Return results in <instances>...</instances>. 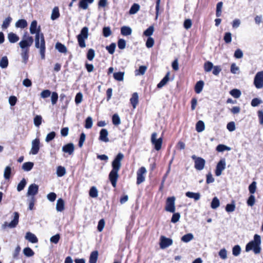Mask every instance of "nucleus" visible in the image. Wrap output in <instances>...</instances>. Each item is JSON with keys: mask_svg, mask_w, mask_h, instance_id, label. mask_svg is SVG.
<instances>
[{"mask_svg": "<svg viewBox=\"0 0 263 263\" xmlns=\"http://www.w3.org/2000/svg\"><path fill=\"white\" fill-rule=\"evenodd\" d=\"M223 4L222 2H219L217 4L216 6V16L219 17L221 14V9Z\"/></svg>", "mask_w": 263, "mask_h": 263, "instance_id": "59", "label": "nucleus"}, {"mask_svg": "<svg viewBox=\"0 0 263 263\" xmlns=\"http://www.w3.org/2000/svg\"><path fill=\"white\" fill-rule=\"evenodd\" d=\"M121 33L123 35L127 36L129 35L132 33V29L130 27L128 26H123L121 28Z\"/></svg>", "mask_w": 263, "mask_h": 263, "instance_id": "24", "label": "nucleus"}, {"mask_svg": "<svg viewBox=\"0 0 263 263\" xmlns=\"http://www.w3.org/2000/svg\"><path fill=\"white\" fill-rule=\"evenodd\" d=\"M226 167V159L222 158L220 160V161L217 164L216 170H215V175L216 176H220L221 175L223 171L225 170Z\"/></svg>", "mask_w": 263, "mask_h": 263, "instance_id": "12", "label": "nucleus"}, {"mask_svg": "<svg viewBox=\"0 0 263 263\" xmlns=\"http://www.w3.org/2000/svg\"><path fill=\"white\" fill-rule=\"evenodd\" d=\"M140 9V6L138 4H134L129 10V13L134 14L136 13Z\"/></svg>", "mask_w": 263, "mask_h": 263, "instance_id": "47", "label": "nucleus"}, {"mask_svg": "<svg viewBox=\"0 0 263 263\" xmlns=\"http://www.w3.org/2000/svg\"><path fill=\"white\" fill-rule=\"evenodd\" d=\"M173 244V240L170 238H167L164 236H161L160 238V247L162 249H164Z\"/></svg>", "mask_w": 263, "mask_h": 263, "instance_id": "14", "label": "nucleus"}, {"mask_svg": "<svg viewBox=\"0 0 263 263\" xmlns=\"http://www.w3.org/2000/svg\"><path fill=\"white\" fill-rule=\"evenodd\" d=\"M8 65V60L6 57H3L0 61V67L6 68Z\"/></svg>", "mask_w": 263, "mask_h": 263, "instance_id": "45", "label": "nucleus"}, {"mask_svg": "<svg viewBox=\"0 0 263 263\" xmlns=\"http://www.w3.org/2000/svg\"><path fill=\"white\" fill-rule=\"evenodd\" d=\"M253 84L257 89L263 88V71L257 72L254 79Z\"/></svg>", "mask_w": 263, "mask_h": 263, "instance_id": "8", "label": "nucleus"}, {"mask_svg": "<svg viewBox=\"0 0 263 263\" xmlns=\"http://www.w3.org/2000/svg\"><path fill=\"white\" fill-rule=\"evenodd\" d=\"M39 186L33 183L30 185L28 187L27 196L33 197L38 192Z\"/></svg>", "mask_w": 263, "mask_h": 263, "instance_id": "15", "label": "nucleus"}, {"mask_svg": "<svg viewBox=\"0 0 263 263\" xmlns=\"http://www.w3.org/2000/svg\"><path fill=\"white\" fill-rule=\"evenodd\" d=\"M33 42V37L27 35V33H25L18 44L22 50H29V48Z\"/></svg>", "mask_w": 263, "mask_h": 263, "instance_id": "5", "label": "nucleus"}, {"mask_svg": "<svg viewBox=\"0 0 263 263\" xmlns=\"http://www.w3.org/2000/svg\"><path fill=\"white\" fill-rule=\"evenodd\" d=\"M12 18L10 16L7 17L4 20L3 24L2 25V28L3 29H7L9 27Z\"/></svg>", "mask_w": 263, "mask_h": 263, "instance_id": "38", "label": "nucleus"}, {"mask_svg": "<svg viewBox=\"0 0 263 263\" xmlns=\"http://www.w3.org/2000/svg\"><path fill=\"white\" fill-rule=\"evenodd\" d=\"M231 72L233 74H237L239 72V68L235 63H233L231 66Z\"/></svg>", "mask_w": 263, "mask_h": 263, "instance_id": "55", "label": "nucleus"}, {"mask_svg": "<svg viewBox=\"0 0 263 263\" xmlns=\"http://www.w3.org/2000/svg\"><path fill=\"white\" fill-rule=\"evenodd\" d=\"M8 39L11 43H15L19 40V37L17 34L10 32L8 34Z\"/></svg>", "mask_w": 263, "mask_h": 263, "instance_id": "21", "label": "nucleus"}, {"mask_svg": "<svg viewBox=\"0 0 263 263\" xmlns=\"http://www.w3.org/2000/svg\"><path fill=\"white\" fill-rule=\"evenodd\" d=\"M65 203L64 200L60 198L58 199L56 204V210L58 212H62L64 210Z\"/></svg>", "mask_w": 263, "mask_h": 263, "instance_id": "20", "label": "nucleus"}, {"mask_svg": "<svg viewBox=\"0 0 263 263\" xmlns=\"http://www.w3.org/2000/svg\"><path fill=\"white\" fill-rule=\"evenodd\" d=\"M231 149V148L230 147H229L227 145H225L224 144H219L216 147V150L217 151L219 152H223L225 151H230Z\"/></svg>", "mask_w": 263, "mask_h": 263, "instance_id": "40", "label": "nucleus"}, {"mask_svg": "<svg viewBox=\"0 0 263 263\" xmlns=\"http://www.w3.org/2000/svg\"><path fill=\"white\" fill-rule=\"evenodd\" d=\"M95 51L92 49H89L87 53V58L89 61H92L94 59Z\"/></svg>", "mask_w": 263, "mask_h": 263, "instance_id": "53", "label": "nucleus"}, {"mask_svg": "<svg viewBox=\"0 0 263 263\" xmlns=\"http://www.w3.org/2000/svg\"><path fill=\"white\" fill-rule=\"evenodd\" d=\"M108 132L106 129H102L100 132L99 140L104 142H109V139L108 138Z\"/></svg>", "mask_w": 263, "mask_h": 263, "instance_id": "17", "label": "nucleus"}, {"mask_svg": "<svg viewBox=\"0 0 263 263\" xmlns=\"http://www.w3.org/2000/svg\"><path fill=\"white\" fill-rule=\"evenodd\" d=\"M261 237L259 235L255 234L253 240L250 241L246 246V251H253L254 254H259L261 250Z\"/></svg>", "mask_w": 263, "mask_h": 263, "instance_id": "2", "label": "nucleus"}, {"mask_svg": "<svg viewBox=\"0 0 263 263\" xmlns=\"http://www.w3.org/2000/svg\"><path fill=\"white\" fill-rule=\"evenodd\" d=\"M83 100V95L81 92H79L76 95L75 98V102L77 104H79L82 102Z\"/></svg>", "mask_w": 263, "mask_h": 263, "instance_id": "61", "label": "nucleus"}, {"mask_svg": "<svg viewBox=\"0 0 263 263\" xmlns=\"http://www.w3.org/2000/svg\"><path fill=\"white\" fill-rule=\"evenodd\" d=\"M58 99V95L56 92H53L51 93V101L52 105L56 104Z\"/></svg>", "mask_w": 263, "mask_h": 263, "instance_id": "60", "label": "nucleus"}, {"mask_svg": "<svg viewBox=\"0 0 263 263\" xmlns=\"http://www.w3.org/2000/svg\"><path fill=\"white\" fill-rule=\"evenodd\" d=\"M158 134L156 132L152 133L151 137V142L154 146L156 150L159 151L161 148L162 143V138L161 137L157 138Z\"/></svg>", "mask_w": 263, "mask_h": 263, "instance_id": "6", "label": "nucleus"}, {"mask_svg": "<svg viewBox=\"0 0 263 263\" xmlns=\"http://www.w3.org/2000/svg\"><path fill=\"white\" fill-rule=\"evenodd\" d=\"M93 122L91 117H88L85 120V127L87 129L91 128L92 126Z\"/></svg>", "mask_w": 263, "mask_h": 263, "instance_id": "46", "label": "nucleus"}, {"mask_svg": "<svg viewBox=\"0 0 263 263\" xmlns=\"http://www.w3.org/2000/svg\"><path fill=\"white\" fill-rule=\"evenodd\" d=\"M241 248L239 246L236 245L233 248L232 253L233 255L237 256L240 253Z\"/></svg>", "mask_w": 263, "mask_h": 263, "instance_id": "52", "label": "nucleus"}, {"mask_svg": "<svg viewBox=\"0 0 263 263\" xmlns=\"http://www.w3.org/2000/svg\"><path fill=\"white\" fill-rule=\"evenodd\" d=\"M66 169L64 167L59 166L57 168V175L58 177H62L65 175Z\"/></svg>", "mask_w": 263, "mask_h": 263, "instance_id": "39", "label": "nucleus"}, {"mask_svg": "<svg viewBox=\"0 0 263 263\" xmlns=\"http://www.w3.org/2000/svg\"><path fill=\"white\" fill-rule=\"evenodd\" d=\"M51 95V92L49 90L46 89L42 91L40 93V96L42 98L45 99L49 97Z\"/></svg>", "mask_w": 263, "mask_h": 263, "instance_id": "58", "label": "nucleus"}, {"mask_svg": "<svg viewBox=\"0 0 263 263\" xmlns=\"http://www.w3.org/2000/svg\"><path fill=\"white\" fill-rule=\"evenodd\" d=\"M220 205V201L217 197H215L211 202V206L213 209H216L218 208Z\"/></svg>", "mask_w": 263, "mask_h": 263, "instance_id": "37", "label": "nucleus"}, {"mask_svg": "<svg viewBox=\"0 0 263 263\" xmlns=\"http://www.w3.org/2000/svg\"><path fill=\"white\" fill-rule=\"evenodd\" d=\"M40 141L39 138H35L31 141V147L30 151V154L36 155L40 148Z\"/></svg>", "mask_w": 263, "mask_h": 263, "instance_id": "13", "label": "nucleus"}, {"mask_svg": "<svg viewBox=\"0 0 263 263\" xmlns=\"http://www.w3.org/2000/svg\"><path fill=\"white\" fill-rule=\"evenodd\" d=\"M230 94L235 98H238L241 95V91L237 89H233L230 91Z\"/></svg>", "mask_w": 263, "mask_h": 263, "instance_id": "54", "label": "nucleus"}, {"mask_svg": "<svg viewBox=\"0 0 263 263\" xmlns=\"http://www.w3.org/2000/svg\"><path fill=\"white\" fill-rule=\"evenodd\" d=\"M124 72H115L113 74L114 78L118 81H123L124 80Z\"/></svg>", "mask_w": 263, "mask_h": 263, "instance_id": "29", "label": "nucleus"}, {"mask_svg": "<svg viewBox=\"0 0 263 263\" xmlns=\"http://www.w3.org/2000/svg\"><path fill=\"white\" fill-rule=\"evenodd\" d=\"M34 164L31 162H27L23 163L22 165V169L24 171L28 172L32 170Z\"/></svg>", "mask_w": 263, "mask_h": 263, "instance_id": "31", "label": "nucleus"}, {"mask_svg": "<svg viewBox=\"0 0 263 263\" xmlns=\"http://www.w3.org/2000/svg\"><path fill=\"white\" fill-rule=\"evenodd\" d=\"M89 195L92 198H97L98 196V190L96 186L90 188Z\"/></svg>", "mask_w": 263, "mask_h": 263, "instance_id": "35", "label": "nucleus"}, {"mask_svg": "<svg viewBox=\"0 0 263 263\" xmlns=\"http://www.w3.org/2000/svg\"><path fill=\"white\" fill-rule=\"evenodd\" d=\"M194 238L193 235L191 233H188L181 237V240L184 242H188L192 240Z\"/></svg>", "mask_w": 263, "mask_h": 263, "instance_id": "41", "label": "nucleus"}, {"mask_svg": "<svg viewBox=\"0 0 263 263\" xmlns=\"http://www.w3.org/2000/svg\"><path fill=\"white\" fill-rule=\"evenodd\" d=\"M147 173L146 168L144 166L140 167L137 172V184H140L145 180V175Z\"/></svg>", "mask_w": 263, "mask_h": 263, "instance_id": "10", "label": "nucleus"}, {"mask_svg": "<svg viewBox=\"0 0 263 263\" xmlns=\"http://www.w3.org/2000/svg\"><path fill=\"white\" fill-rule=\"evenodd\" d=\"M30 32L32 34H35L37 33H40V26H37V23L36 21H33L30 26L29 28Z\"/></svg>", "mask_w": 263, "mask_h": 263, "instance_id": "16", "label": "nucleus"}, {"mask_svg": "<svg viewBox=\"0 0 263 263\" xmlns=\"http://www.w3.org/2000/svg\"><path fill=\"white\" fill-rule=\"evenodd\" d=\"M74 149V145L72 143H68L62 147V151L68 153L69 155L72 154Z\"/></svg>", "mask_w": 263, "mask_h": 263, "instance_id": "18", "label": "nucleus"}, {"mask_svg": "<svg viewBox=\"0 0 263 263\" xmlns=\"http://www.w3.org/2000/svg\"><path fill=\"white\" fill-rule=\"evenodd\" d=\"M98 257V252L97 251H93L91 253L89 262V263H96Z\"/></svg>", "mask_w": 263, "mask_h": 263, "instance_id": "26", "label": "nucleus"}, {"mask_svg": "<svg viewBox=\"0 0 263 263\" xmlns=\"http://www.w3.org/2000/svg\"><path fill=\"white\" fill-rule=\"evenodd\" d=\"M23 253L24 255L27 257H31L34 255V252L30 248H25L23 250Z\"/></svg>", "mask_w": 263, "mask_h": 263, "instance_id": "48", "label": "nucleus"}, {"mask_svg": "<svg viewBox=\"0 0 263 263\" xmlns=\"http://www.w3.org/2000/svg\"><path fill=\"white\" fill-rule=\"evenodd\" d=\"M25 238L31 243H36L38 241L36 236L29 232L26 233Z\"/></svg>", "mask_w": 263, "mask_h": 263, "instance_id": "19", "label": "nucleus"}, {"mask_svg": "<svg viewBox=\"0 0 263 263\" xmlns=\"http://www.w3.org/2000/svg\"><path fill=\"white\" fill-rule=\"evenodd\" d=\"M11 168L10 166H7L5 167L4 172V177L5 179H9L10 177Z\"/></svg>", "mask_w": 263, "mask_h": 263, "instance_id": "44", "label": "nucleus"}, {"mask_svg": "<svg viewBox=\"0 0 263 263\" xmlns=\"http://www.w3.org/2000/svg\"><path fill=\"white\" fill-rule=\"evenodd\" d=\"M42 117L40 115H36L33 120L34 125L36 127H39L42 123Z\"/></svg>", "mask_w": 263, "mask_h": 263, "instance_id": "50", "label": "nucleus"}, {"mask_svg": "<svg viewBox=\"0 0 263 263\" xmlns=\"http://www.w3.org/2000/svg\"><path fill=\"white\" fill-rule=\"evenodd\" d=\"M55 49H57L60 52L66 53L67 48L66 46L61 43H57L55 44Z\"/></svg>", "mask_w": 263, "mask_h": 263, "instance_id": "33", "label": "nucleus"}, {"mask_svg": "<svg viewBox=\"0 0 263 263\" xmlns=\"http://www.w3.org/2000/svg\"><path fill=\"white\" fill-rule=\"evenodd\" d=\"M204 82L202 81H199L197 82L195 86V90L197 93H200L203 87Z\"/></svg>", "mask_w": 263, "mask_h": 263, "instance_id": "28", "label": "nucleus"}, {"mask_svg": "<svg viewBox=\"0 0 263 263\" xmlns=\"http://www.w3.org/2000/svg\"><path fill=\"white\" fill-rule=\"evenodd\" d=\"M192 158L194 160L195 168L198 171L202 170L205 166V161L201 157H198L195 155H193Z\"/></svg>", "mask_w": 263, "mask_h": 263, "instance_id": "9", "label": "nucleus"}, {"mask_svg": "<svg viewBox=\"0 0 263 263\" xmlns=\"http://www.w3.org/2000/svg\"><path fill=\"white\" fill-rule=\"evenodd\" d=\"M205 129L204 123L202 121H199L196 125V130L200 133L203 132Z\"/></svg>", "mask_w": 263, "mask_h": 263, "instance_id": "34", "label": "nucleus"}, {"mask_svg": "<svg viewBox=\"0 0 263 263\" xmlns=\"http://www.w3.org/2000/svg\"><path fill=\"white\" fill-rule=\"evenodd\" d=\"M185 195L187 197L193 198L196 201L198 200L200 198V194L199 193L187 192L185 193Z\"/></svg>", "mask_w": 263, "mask_h": 263, "instance_id": "23", "label": "nucleus"}, {"mask_svg": "<svg viewBox=\"0 0 263 263\" xmlns=\"http://www.w3.org/2000/svg\"><path fill=\"white\" fill-rule=\"evenodd\" d=\"M192 26V22L191 20L186 19L184 21L183 26L186 29H189L191 28Z\"/></svg>", "mask_w": 263, "mask_h": 263, "instance_id": "64", "label": "nucleus"}, {"mask_svg": "<svg viewBox=\"0 0 263 263\" xmlns=\"http://www.w3.org/2000/svg\"><path fill=\"white\" fill-rule=\"evenodd\" d=\"M27 184V182L25 179L23 178L20 181V182L18 184L17 186V191L18 192H20L22 191Z\"/></svg>", "mask_w": 263, "mask_h": 263, "instance_id": "43", "label": "nucleus"}, {"mask_svg": "<svg viewBox=\"0 0 263 263\" xmlns=\"http://www.w3.org/2000/svg\"><path fill=\"white\" fill-rule=\"evenodd\" d=\"M60 16L59 10L58 7H55L52 10L51 19L52 20H57Z\"/></svg>", "mask_w": 263, "mask_h": 263, "instance_id": "30", "label": "nucleus"}, {"mask_svg": "<svg viewBox=\"0 0 263 263\" xmlns=\"http://www.w3.org/2000/svg\"><path fill=\"white\" fill-rule=\"evenodd\" d=\"M27 22L24 19L18 20L15 24L16 28H24L27 26Z\"/></svg>", "mask_w": 263, "mask_h": 263, "instance_id": "25", "label": "nucleus"}, {"mask_svg": "<svg viewBox=\"0 0 263 263\" xmlns=\"http://www.w3.org/2000/svg\"><path fill=\"white\" fill-rule=\"evenodd\" d=\"M154 32V27L153 26H151L149 27L144 32V34L146 36L150 37Z\"/></svg>", "mask_w": 263, "mask_h": 263, "instance_id": "49", "label": "nucleus"}, {"mask_svg": "<svg viewBox=\"0 0 263 263\" xmlns=\"http://www.w3.org/2000/svg\"><path fill=\"white\" fill-rule=\"evenodd\" d=\"M227 129L230 132H233L236 129L235 124L234 122H230L228 123L227 125Z\"/></svg>", "mask_w": 263, "mask_h": 263, "instance_id": "62", "label": "nucleus"}, {"mask_svg": "<svg viewBox=\"0 0 263 263\" xmlns=\"http://www.w3.org/2000/svg\"><path fill=\"white\" fill-rule=\"evenodd\" d=\"M35 46L36 48L40 49V53L41 59L44 60L45 57V42L43 33H37L35 35Z\"/></svg>", "mask_w": 263, "mask_h": 263, "instance_id": "3", "label": "nucleus"}, {"mask_svg": "<svg viewBox=\"0 0 263 263\" xmlns=\"http://www.w3.org/2000/svg\"><path fill=\"white\" fill-rule=\"evenodd\" d=\"M124 155L119 153L112 162V170L109 174V179L114 187L116 186L117 181L119 177L118 172L121 166V161Z\"/></svg>", "mask_w": 263, "mask_h": 263, "instance_id": "1", "label": "nucleus"}, {"mask_svg": "<svg viewBox=\"0 0 263 263\" xmlns=\"http://www.w3.org/2000/svg\"><path fill=\"white\" fill-rule=\"evenodd\" d=\"M29 50H22L21 55L22 59V62L26 64L28 61L29 55Z\"/></svg>", "mask_w": 263, "mask_h": 263, "instance_id": "27", "label": "nucleus"}, {"mask_svg": "<svg viewBox=\"0 0 263 263\" xmlns=\"http://www.w3.org/2000/svg\"><path fill=\"white\" fill-rule=\"evenodd\" d=\"M88 28L84 27L81 29L80 33L77 36L79 45L81 48L86 47L85 40L88 38Z\"/></svg>", "mask_w": 263, "mask_h": 263, "instance_id": "4", "label": "nucleus"}, {"mask_svg": "<svg viewBox=\"0 0 263 263\" xmlns=\"http://www.w3.org/2000/svg\"><path fill=\"white\" fill-rule=\"evenodd\" d=\"M219 255L222 259H226L227 258V251L225 249H222L219 252Z\"/></svg>", "mask_w": 263, "mask_h": 263, "instance_id": "63", "label": "nucleus"}, {"mask_svg": "<svg viewBox=\"0 0 263 263\" xmlns=\"http://www.w3.org/2000/svg\"><path fill=\"white\" fill-rule=\"evenodd\" d=\"M103 35L106 37L110 36L111 34V31L110 27H104L103 29Z\"/></svg>", "mask_w": 263, "mask_h": 263, "instance_id": "56", "label": "nucleus"}, {"mask_svg": "<svg viewBox=\"0 0 263 263\" xmlns=\"http://www.w3.org/2000/svg\"><path fill=\"white\" fill-rule=\"evenodd\" d=\"M112 120L113 124L115 125H118L121 123V120L118 114L113 115Z\"/></svg>", "mask_w": 263, "mask_h": 263, "instance_id": "51", "label": "nucleus"}, {"mask_svg": "<svg viewBox=\"0 0 263 263\" xmlns=\"http://www.w3.org/2000/svg\"><path fill=\"white\" fill-rule=\"evenodd\" d=\"M175 197H170L166 199L165 209L166 211L174 213L175 211Z\"/></svg>", "mask_w": 263, "mask_h": 263, "instance_id": "11", "label": "nucleus"}, {"mask_svg": "<svg viewBox=\"0 0 263 263\" xmlns=\"http://www.w3.org/2000/svg\"><path fill=\"white\" fill-rule=\"evenodd\" d=\"M235 202L233 201L231 203L228 204L226 206V210L227 212H233L235 210Z\"/></svg>", "mask_w": 263, "mask_h": 263, "instance_id": "42", "label": "nucleus"}, {"mask_svg": "<svg viewBox=\"0 0 263 263\" xmlns=\"http://www.w3.org/2000/svg\"><path fill=\"white\" fill-rule=\"evenodd\" d=\"M138 99L139 96L138 93L134 92L130 99V103L132 104L134 108H135L136 107V106L138 103Z\"/></svg>", "mask_w": 263, "mask_h": 263, "instance_id": "22", "label": "nucleus"}, {"mask_svg": "<svg viewBox=\"0 0 263 263\" xmlns=\"http://www.w3.org/2000/svg\"><path fill=\"white\" fill-rule=\"evenodd\" d=\"M147 68V67L145 66H140V67L138 69L135 70V75L136 76H138L139 75H143L145 73Z\"/></svg>", "mask_w": 263, "mask_h": 263, "instance_id": "36", "label": "nucleus"}, {"mask_svg": "<svg viewBox=\"0 0 263 263\" xmlns=\"http://www.w3.org/2000/svg\"><path fill=\"white\" fill-rule=\"evenodd\" d=\"M19 219V214L17 212H14L13 214V219L10 222H5L3 227L4 229L14 228L18 224Z\"/></svg>", "mask_w": 263, "mask_h": 263, "instance_id": "7", "label": "nucleus"}, {"mask_svg": "<svg viewBox=\"0 0 263 263\" xmlns=\"http://www.w3.org/2000/svg\"><path fill=\"white\" fill-rule=\"evenodd\" d=\"M169 76L170 73L168 72L163 79L158 84V88H160L162 87L168 82L169 80Z\"/></svg>", "mask_w": 263, "mask_h": 263, "instance_id": "32", "label": "nucleus"}, {"mask_svg": "<svg viewBox=\"0 0 263 263\" xmlns=\"http://www.w3.org/2000/svg\"><path fill=\"white\" fill-rule=\"evenodd\" d=\"M256 190V182L253 181L249 186V190L251 194L255 193Z\"/></svg>", "mask_w": 263, "mask_h": 263, "instance_id": "57", "label": "nucleus"}]
</instances>
